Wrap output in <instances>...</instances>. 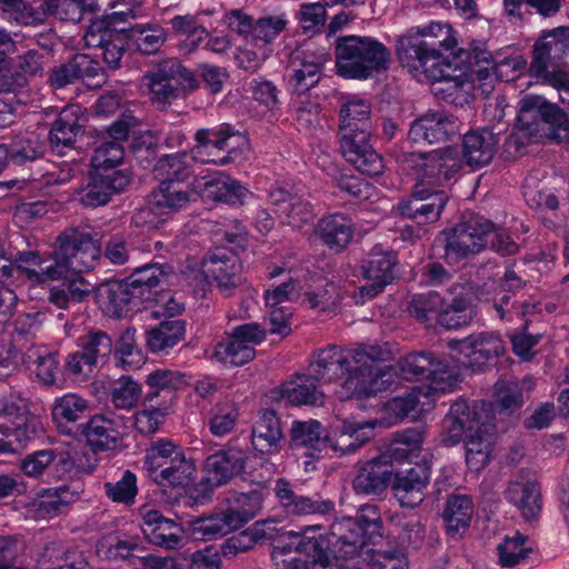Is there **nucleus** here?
Returning a JSON list of instances; mask_svg holds the SVG:
<instances>
[{
	"mask_svg": "<svg viewBox=\"0 0 569 569\" xmlns=\"http://www.w3.org/2000/svg\"><path fill=\"white\" fill-rule=\"evenodd\" d=\"M268 197L281 222L293 229H301L316 218L313 206L303 196L276 187L270 189Z\"/></svg>",
	"mask_w": 569,
	"mask_h": 569,
	"instance_id": "nucleus-28",
	"label": "nucleus"
},
{
	"mask_svg": "<svg viewBox=\"0 0 569 569\" xmlns=\"http://www.w3.org/2000/svg\"><path fill=\"white\" fill-rule=\"evenodd\" d=\"M87 42L100 47L103 61L110 69L120 68L122 56L127 48H130L129 39L124 27L119 31H104L101 33H86Z\"/></svg>",
	"mask_w": 569,
	"mask_h": 569,
	"instance_id": "nucleus-47",
	"label": "nucleus"
},
{
	"mask_svg": "<svg viewBox=\"0 0 569 569\" xmlns=\"http://www.w3.org/2000/svg\"><path fill=\"white\" fill-rule=\"evenodd\" d=\"M473 515L472 499L467 495H449L442 512L447 533L452 537H461L470 527Z\"/></svg>",
	"mask_w": 569,
	"mask_h": 569,
	"instance_id": "nucleus-42",
	"label": "nucleus"
},
{
	"mask_svg": "<svg viewBox=\"0 0 569 569\" xmlns=\"http://www.w3.org/2000/svg\"><path fill=\"white\" fill-rule=\"evenodd\" d=\"M392 473L389 489L400 507H419L425 500V490L430 482V465L423 461L407 469H398L393 463Z\"/></svg>",
	"mask_w": 569,
	"mask_h": 569,
	"instance_id": "nucleus-22",
	"label": "nucleus"
},
{
	"mask_svg": "<svg viewBox=\"0 0 569 569\" xmlns=\"http://www.w3.org/2000/svg\"><path fill=\"white\" fill-rule=\"evenodd\" d=\"M191 184L179 186L170 181H160L148 196V204L156 214H171L186 208L193 196Z\"/></svg>",
	"mask_w": 569,
	"mask_h": 569,
	"instance_id": "nucleus-37",
	"label": "nucleus"
},
{
	"mask_svg": "<svg viewBox=\"0 0 569 569\" xmlns=\"http://www.w3.org/2000/svg\"><path fill=\"white\" fill-rule=\"evenodd\" d=\"M449 196L445 190L416 183L408 196L402 197L396 206V213L418 224L437 222L448 203Z\"/></svg>",
	"mask_w": 569,
	"mask_h": 569,
	"instance_id": "nucleus-20",
	"label": "nucleus"
},
{
	"mask_svg": "<svg viewBox=\"0 0 569 569\" xmlns=\"http://www.w3.org/2000/svg\"><path fill=\"white\" fill-rule=\"evenodd\" d=\"M101 257V237L80 227H69L59 233L53 243L52 263L42 272L26 270L28 279L42 283L62 280L49 291L48 300L60 309H68L69 302H83L94 289L81 276L92 270Z\"/></svg>",
	"mask_w": 569,
	"mask_h": 569,
	"instance_id": "nucleus-1",
	"label": "nucleus"
},
{
	"mask_svg": "<svg viewBox=\"0 0 569 569\" xmlns=\"http://www.w3.org/2000/svg\"><path fill=\"white\" fill-rule=\"evenodd\" d=\"M203 192L207 199L231 206H242L246 198L250 194L246 187L229 177L207 181L203 184Z\"/></svg>",
	"mask_w": 569,
	"mask_h": 569,
	"instance_id": "nucleus-52",
	"label": "nucleus"
},
{
	"mask_svg": "<svg viewBox=\"0 0 569 569\" xmlns=\"http://www.w3.org/2000/svg\"><path fill=\"white\" fill-rule=\"evenodd\" d=\"M287 21L282 17H262L256 20L251 46L262 48L270 44L284 29Z\"/></svg>",
	"mask_w": 569,
	"mask_h": 569,
	"instance_id": "nucleus-64",
	"label": "nucleus"
},
{
	"mask_svg": "<svg viewBox=\"0 0 569 569\" xmlns=\"http://www.w3.org/2000/svg\"><path fill=\"white\" fill-rule=\"evenodd\" d=\"M187 531L181 523L166 518L159 510L151 509L143 515L142 533L152 545L173 549L181 542V533Z\"/></svg>",
	"mask_w": 569,
	"mask_h": 569,
	"instance_id": "nucleus-35",
	"label": "nucleus"
},
{
	"mask_svg": "<svg viewBox=\"0 0 569 569\" xmlns=\"http://www.w3.org/2000/svg\"><path fill=\"white\" fill-rule=\"evenodd\" d=\"M248 459L246 451L230 443L208 456L203 466L208 476L192 487L190 498L196 503L210 500L216 488L228 485L244 472Z\"/></svg>",
	"mask_w": 569,
	"mask_h": 569,
	"instance_id": "nucleus-13",
	"label": "nucleus"
},
{
	"mask_svg": "<svg viewBox=\"0 0 569 569\" xmlns=\"http://www.w3.org/2000/svg\"><path fill=\"white\" fill-rule=\"evenodd\" d=\"M495 409L491 400H476L471 406L465 399L456 400L441 422V445L455 447L485 422L495 421Z\"/></svg>",
	"mask_w": 569,
	"mask_h": 569,
	"instance_id": "nucleus-14",
	"label": "nucleus"
},
{
	"mask_svg": "<svg viewBox=\"0 0 569 569\" xmlns=\"http://www.w3.org/2000/svg\"><path fill=\"white\" fill-rule=\"evenodd\" d=\"M137 292L126 278L107 280L94 288V299L104 315L122 319L142 303Z\"/></svg>",
	"mask_w": 569,
	"mask_h": 569,
	"instance_id": "nucleus-27",
	"label": "nucleus"
},
{
	"mask_svg": "<svg viewBox=\"0 0 569 569\" xmlns=\"http://www.w3.org/2000/svg\"><path fill=\"white\" fill-rule=\"evenodd\" d=\"M267 336L266 329L258 322H249L232 329L226 341L216 345L213 357L232 366H243L256 358V349L249 343L259 345Z\"/></svg>",
	"mask_w": 569,
	"mask_h": 569,
	"instance_id": "nucleus-21",
	"label": "nucleus"
},
{
	"mask_svg": "<svg viewBox=\"0 0 569 569\" xmlns=\"http://www.w3.org/2000/svg\"><path fill=\"white\" fill-rule=\"evenodd\" d=\"M197 161V156L189 154L188 151L163 154L157 160L153 170L164 176L161 181L183 186L193 176V164Z\"/></svg>",
	"mask_w": 569,
	"mask_h": 569,
	"instance_id": "nucleus-44",
	"label": "nucleus"
},
{
	"mask_svg": "<svg viewBox=\"0 0 569 569\" xmlns=\"http://www.w3.org/2000/svg\"><path fill=\"white\" fill-rule=\"evenodd\" d=\"M447 347L463 357L462 365L485 371L506 353L501 336L495 331L473 332L463 339H450Z\"/></svg>",
	"mask_w": 569,
	"mask_h": 569,
	"instance_id": "nucleus-17",
	"label": "nucleus"
},
{
	"mask_svg": "<svg viewBox=\"0 0 569 569\" xmlns=\"http://www.w3.org/2000/svg\"><path fill=\"white\" fill-rule=\"evenodd\" d=\"M124 148L118 141H102L94 148L90 159V166L97 169H104L106 171H127L126 169H118L123 162Z\"/></svg>",
	"mask_w": 569,
	"mask_h": 569,
	"instance_id": "nucleus-57",
	"label": "nucleus"
},
{
	"mask_svg": "<svg viewBox=\"0 0 569 569\" xmlns=\"http://www.w3.org/2000/svg\"><path fill=\"white\" fill-rule=\"evenodd\" d=\"M393 355L390 348L366 346L345 355L337 346L318 353L309 367L310 379L316 382H332L345 378L342 386L359 399L385 390L396 375L390 365Z\"/></svg>",
	"mask_w": 569,
	"mask_h": 569,
	"instance_id": "nucleus-2",
	"label": "nucleus"
},
{
	"mask_svg": "<svg viewBox=\"0 0 569 569\" xmlns=\"http://www.w3.org/2000/svg\"><path fill=\"white\" fill-rule=\"evenodd\" d=\"M396 376L405 380H430L439 390L452 389L460 382V375L449 363L432 351H413L398 360L397 367L391 366ZM393 380L386 387V389Z\"/></svg>",
	"mask_w": 569,
	"mask_h": 569,
	"instance_id": "nucleus-15",
	"label": "nucleus"
},
{
	"mask_svg": "<svg viewBox=\"0 0 569 569\" xmlns=\"http://www.w3.org/2000/svg\"><path fill=\"white\" fill-rule=\"evenodd\" d=\"M250 439L253 450L258 453L274 455L281 451L286 438L276 409L267 408L259 411V419L251 428Z\"/></svg>",
	"mask_w": 569,
	"mask_h": 569,
	"instance_id": "nucleus-33",
	"label": "nucleus"
},
{
	"mask_svg": "<svg viewBox=\"0 0 569 569\" xmlns=\"http://www.w3.org/2000/svg\"><path fill=\"white\" fill-rule=\"evenodd\" d=\"M353 224L350 218L335 213L318 221L316 232L323 244L335 252H341L353 237Z\"/></svg>",
	"mask_w": 569,
	"mask_h": 569,
	"instance_id": "nucleus-39",
	"label": "nucleus"
},
{
	"mask_svg": "<svg viewBox=\"0 0 569 569\" xmlns=\"http://www.w3.org/2000/svg\"><path fill=\"white\" fill-rule=\"evenodd\" d=\"M481 287L475 282L455 283L443 297L438 325L447 330L469 326L478 316V295Z\"/></svg>",
	"mask_w": 569,
	"mask_h": 569,
	"instance_id": "nucleus-19",
	"label": "nucleus"
},
{
	"mask_svg": "<svg viewBox=\"0 0 569 569\" xmlns=\"http://www.w3.org/2000/svg\"><path fill=\"white\" fill-rule=\"evenodd\" d=\"M333 53L336 74L346 80L379 83L392 63L390 49L370 36H339Z\"/></svg>",
	"mask_w": 569,
	"mask_h": 569,
	"instance_id": "nucleus-3",
	"label": "nucleus"
},
{
	"mask_svg": "<svg viewBox=\"0 0 569 569\" xmlns=\"http://www.w3.org/2000/svg\"><path fill=\"white\" fill-rule=\"evenodd\" d=\"M198 16L199 14L174 16L170 20L173 33L176 36L186 37L190 50L198 48V46L209 37L207 29L199 22Z\"/></svg>",
	"mask_w": 569,
	"mask_h": 569,
	"instance_id": "nucleus-58",
	"label": "nucleus"
},
{
	"mask_svg": "<svg viewBox=\"0 0 569 569\" xmlns=\"http://www.w3.org/2000/svg\"><path fill=\"white\" fill-rule=\"evenodd\" d=\"M82 358L91 371L98 359H108L113 351V340L102 330H90L83 338Z\"/></svg>",
	"mask_w": 569,
	"mask_h": 569,
	"instance_id": "nucleus-54",
	"label": "nucleus"
},
{
	"mask_svg": "<svg viewBox=\"0 0 569 569\" xmlns=\"http://www.w3.org/2000/svg\"><path fill=\"white\" fill-rule=\"evenodd\" d=\"M73 62L78 81H82L89 88H100L107 81V72L98 60L86 53H73Z\"/></svg>",
	"mask_w": 569,
	"mask_h": 569,
	"instance_id": "nucleus-61",
	"label": "nucleus"
},
{
	"mask_svg": "<svg viewBox=\"0 0 569 569\" xmlns=\"http://www.w3.org/2000/svg\"><path fill=\"white\" fill-rule=\"evenodd\" d=\"M186 321L181 319H166L146 333V342L150 351L160 352L173 348L186 337Z\"/></svg>",
	"mask_w": 569,
	"mask_h": 569,
	"instance_id": "nucleus-48",
	"label": "nucleus"
},
{
	"mask_svg": "<svg viewBox=\"0 0 569 569\" xmlns=\"http://www.w3.org/2000/svg\"><path fill=\"white\" fill-rule=\"evenodd\" d=\"M515 129L529 141L569 143V116L557 103L539 94H526L519 101Z\"/></svg>",
	"mask_w": 569,
	"mask_h": 569,
	"instance_id": "nucleus-6",
	"label": "nucleus"
},
{
	"mask_svg": "<svg viewBox=\"0 0 569 569\" xmlns=\"http://www.w3.org/2000/svg\"><path fill=\"white\" fill-rule=\"evenodd\" d=\"M87 120L81 106L68 104L61 109L51 123L48 141L52 151L62 153V148H73L79 133H84L83 122Z\"/></svg>",
	"mask_w": 569,
	"mask_h": 569,
	"instance_id": "nucleus-34",
	"label": "nucleus"
},
{
	"mask_svg": "<svg viewBox=\"0 0 569 569\" xmlns=\"http://www.w3.org/2000/svg\"><path fill=\"white\" fill-rule=\"evenodd\" d=\"M173 272L171 266L164 263H147L141 267L134 268L133 271L126 277L137 295L140 301H149L153 299L154 289L160 286L162 281H167V278Z\"/></svg>",
	"mask_w": 569,
	"mask_h": 569,
	"instance_id": "nucleus-41",
	"label": "nucleus"
},
{
	"mask_svg": "<svg viewBox=\"0 0 569 569\" xmlns=\"http://www.w3.org/2000/svg\"><path fill=\"white\" fill-rule=\"evenodd\" d=\"M278 548L302 555L310 566L323 569L339 561L330 532L320 526H306L279 535Z\"/></svg>",
	"mask_w": 569,
	"mask_h": 569,
	"instance_id": "nucleus-16",
	"label": "nucleus"
},
{
	"mask_svg": "<svg viewBox=\"0 0 569 569\" xmlns=\"http://www.w3.org/2000/svg\"><path fill=\"white\" fill-rule=\"evenodd\" d=\"M39 569H92L82 551L47 547L38 560Z\"/></svg>",
	"mask_w": 569,
	"mask_h": 569,
	"instance_id": "nucleus-50",
	"label": "nucleus"
},
{
	"mask_svg": "<svg viewBox=\"0 0 569 569\" xmlns=\"http://www.w3.org/2000/svg\"><path fill=\"white\" fill-rule=\"evenodd\" d=\"M234 519L232 508L228 507L188 521L187 532L194 540H212L238 530Z\"/></svg>",
	"mask_w": 569,
	"mask_h": 569,
	"instance_id": "nucleus-36",
	"label": "nucleus"
},
{
	"mask_svg": "<svg viewBox=\"0 0 569 569\" xmlns=\"http://www.w3.org/2000/svg\"><path fill=\"white\" fill-rule=\"evenodd\" d=\"M477 432L470 433L461 442L465 448V461L471 472L479 473L489 466L493 458V449L498 439L495 421L485 422Z\"/></svg>",
	"mask_w": 569,
	"mask_h": 569,
	"instance_id": "nucleus-31",
	"label": "nucleus"
},
{
	"mask_svg": "<svg viewBox=\"0 0 569 569\" xmlns=\"http://www.w3.org/2000/svg\"><path fill=\"white\" fill-rule=\"evenodd\" d=\"M495 387V415L510 416L523 406V390L517 383L498 382Z\"/></svg>",
	"mask_w": 569,
	"mask_h": 569,
	"instance_id": "nucleus-59",
	"label": "nucleus"
},
{
	"mask_svg": "<svg viewBox=\"0 0 569 569\" xmlns=\"http://www.w3.org/2000/svg\"><path fill=\"white\" fill-rule=\"evenodd\" d=\"M209 428L214 436H224L233 429L238 418L239 409L234 402L217 403L211 410Z\"/></svg>",
	"mask_w": 569,
	"mask_h": 569,
	"instance_id": "nucleus-63",
	"label": "nucleus"
},
{
	"mask_svg": "<svg viewBox=\"0 0 569 569\" xmlns=\"http://www.w3.org/2000/svg\"><path fill=\"white\" fill-rule=\"evenodd\" d=\"M302 380L301 383L295 381H286L280 387L272 390V397L280 405L284 401L287 405L315 406L319 402L322 403L323 393L317 390V382L313 379L309 380L310 375H297Z\"/></svg>",
	"mask_w": 569,
	"mask_h": 569,
	"instance_id": "nucleus-40",
	"label": "nucleus"
},
{
	"mask_svg": "<svg viewBox=\"0 0 569 569\" xmlns=\"http://www.w3.org/2000/svg\"><path fill=\"white\" fill-rule=\"evenodd\" d=\"M497 230L490 219L477 213L468 212L462 220L441 232L445 249V259L448 263H457L481 252L488 244V237Z\"/></svg>",
	"mask_w": 569,
	"mask_h": 569,
	"instance_id": "nucleus-12",
	"label": "nucleus"
},
{
	"mask_svg": "<svg viewBox=\"0 0 569 569\" xmlns=\"http://www.w3.org/2000/svg\"><path fill=\"white\" fill-rule=\"evenodd\" d=\"M129 171H106L90 166L87 184L81 191L80 202L86 208H97L109 203L114 194L122 193L131 183Z\"/></svg>",
	"mask_w": 569,
	"mask_h": 569,
	"instance_id": "nucleus-23",
	"label": "nucleus"
},
{
	"mask_svg": "<svg viewBox=\"0 0 569 569\" xmlns=\"http://www.w3.org/2000/svg\"><path fill=\"white\" fill-rule=\"evenodd\" d=\"M159 133L152 130H138L132 131L131 138L128 143L129 152L136 158L137 161L150 163L156 160L159 152Z\"/></svg>",
	"mask_w": 569,
	"mask_h": 569,
	"instance_id": "nucleus-56",
	"label": "nucleus"
},
{
	"mask_svg": "<svg viewBox=\"0 0 569 569\" xmlns=\"http://www.w3.org/2000/svg\"><path fill=\"white\" fill-rule=\"evenodd\" d=\"M188 386L186 375L156 369L144 381L142 409L134 413V427L141 435H153L166 421L177 401V391Z\"/></svg>",
	"mask_w": 569,
	"mask_h": 569,
	"instance_id": "nucleus-7",
	"label": "nucleus"
},
{
	"mask_svg": "<svg viewBox=\"0 0 569 569\" xmlns=\"http://www.w3.org/2000/svg\"><path fill=\"white\" fill-rule=\"evenodd\" d=\"M79 428L93 453L114 450L122 445L123 436L116 428V422L102 415L91 417Z\"/></svg>",
	"mask_w": 569,
	"mask_h": 569,
	"instance_id": "nucleus-38",
	"label": "nucleus"
},
{
	"mask_svg": "<svg viewBox=\"0 0 569 569\" xmlns=\"http://www.w3.org/2000/svg\"><path fill=\"white\" fill-rule=\"evenodd\" d=\"M367 283L359 287L353 298L356 303H365L383 292L387 286L400 279L398 252L393 250L368 254L361 264Z\"/></svg>",
	"mask_w": 569,
	"mask_h": 569,
	"instance_id": "nucleus-18",
	"label": "nucleus"
},
{
	"mask_svg": "<svg viewBox=\"0 0 569 569\" xmlns=\"http://www.w3.org/2000/svg\"><path fill=\"white\" fill-rule=\"evenodd\" d=\"M507 499L521 511L526 521L537 520L542 510L540 485L537 481L513 483L506 491Z\"/></svg>",
	"mask_w": 569,
	"mask_h": 569,
	"instance_id": "nucleus-45",
	"label": "nucleus"
},
{
	"mask_svg": "<svg viewBox=\"0 0 569 569\" xmlns=\"http://www.w3.org/2000/svg\"><path fill=\"white\" fill-rule=\"evenodd\" d=\"M44 433L41 418L30 411L26 399L10 396L0 402V453L14 452Z\"/></svg>",
	"mask_w": 569,
	"mask_h": 569,
	"instance_id": "nucleus-11",
	"label": "nucleus"
},
{
	"mask_svg": "<svg viewBox=\"0 0 569 569\" xmlns=\"http://www.w3.org/2000/svg\"><path fill=\"white\" fill-rule=\"evenodd\" d=\"M423 426L406 428L393 433V438L386 451L381 452L392 463L402 462L417 457L425 440Z\"/></svg>",
	"mask_w": 569,
	"mask_h": 569,
	"instance_id": "nucleus-43",
	"label": "nucleus"
},
{
	"mask_svg": "<svg viewBox=\"0 0 569 569\" xmlns=\"http://www.w3.org/2000/svg\"><path fill=\"white\" fill-rule=\"evenodd\" d=\"M370 103L365 99L348 101L340 110V147L348 162L369 177L385 171L382 157L370 143Z\"/></svg>",
	"mask_w": 569,
	"mask_h": 569,
	"instance_id": "nucleus-4",
	"label": "nucleus"
},
{
	"mask_svg": "<svg viewBox=\"0 0 569 569\" xmlns=\"http://www.w3.org/2000/svg\"><path fill=\"white\" fill-rule=\"evenodd\" d=\"M442 305L443 297L435 290H429L412 296L408 305V312L419 322H429L435 319L438 325Z\"/></svg>",
	"mask_w": 569,
	"mask_h": 569,
	"instance_id": "nucleus-55",
	"label": "nucleus"
},
{
	"mask_svg": "<svg viewBox=\"0 0 569 569\" xmlns=\"http://www.w3.org/2000/svg\"><path fill=\"white\" fill-rule=\"evenodd\" d=\"M130 47L142 54L157 53L166 41V31L158 24L136 23L124 28Z\"/></svg>",
	"mask_w": 569,
	"mask_h": 569,
	"instance_id": "nucleus-49",
	"label": "nucleus"
},
{
	"mask_svg": "<svg viewBox=\"0 0 569 569\" xmlns=\"http://www.w3.org/2000/svg\"><path fill=\"white\" fill-rule=\"evenodd\" d=\"M241 261L238 254L223 246L210 249L202 258L200 274L217 282L219 289L230 291L240 284Z\"/></svg>",
	"mask_w": 569,
	"mask_h": 569,
	"instance_id": "nucleus-26",
	"label": "nucleus"
},
{
	"mask_svg": "<svg viewBox=\"0 0 569 569\" xmlns=\"http://www.w3.org/2000/svg\"><path fill=\"white\" fill-rule=\"evenodd\" d=\"M196 465L183 452L171 457L167 467L161 469L157 485L161 488H186L194 479Z\"/></svg>",
	"mask_w": 569,
	"mask_h": 569,
	"instance_id": "nucleus-51",
	"label": "nucleus"
},
{
	"mask_svg": "<svg viewBox=\"0 0 569 569\" xmlns=\"http://www.w3.org/2000/svg\"><path fill=\"white\" fill-rule=\"evenodd\" d=\"M569 26L543 30L532 46L529 74L560 91H569Z\"/></svg>",
	"mask_w": 569,
	"mask_h": 569,
	"instance_id": "nucleus-9",
	"label": "nucleus"
},
{
	"mask_svg": "<svg viewBox=\"0 0 569 569\" xmlns=\"http://www.w3.org/2000/svg\"><path fill=\"white\" fill-rule=\"evenodd\" d=\"M148 80L150 100L158 110L166 111L178 99H187L200 89V80L194 70L178 58L158 62L144 76Z\"/></svg>",
	"mask_w": 569,
	"mask_h": 569,
	"instance_id": "nucleus-10",
	"label": "nucleus"
},
{
	"mask_svg": "<svg viewBox=\"0 0 569 569\" xmlns=\"http://www.w3.org/2000/svg\"><path fill=\"white\" fill-rule=\"evenodd\" d=\"M376 420L357 421L355 418L343 419L330 433V448L339 456L355 453L375 438Z\"/></svg>",
	"mask_w": 569,
	"mask_h": 569,
	"instance_id": "nucleus-30",
	"label": "nucleus"
},
{
	"mask_svg": "<svg viewBox=\"0 0 569 569\" xmlns=\"http://www.w3.org/2000/svg\"><path fill=\"white\" fill-rule=\"evenodd\" d=\"M451 27L430 22L423 27H411L396 40V56L403 68L421 73L431 72L446 64L447 58L440 49L453 50L457 40L451 34Z\"/></svg>",
	"mask_w": 569,
	"mask_h": 569,
	"instance_id": "nucleus-5",
	"label": "nucleus"
},
{
	"mask_svg": "<svg viewBox=\"0 0 569 569\" xmlns=\"http://www.w3.org/2000/svg\"><path fill=\"white\" fill-rule=\"evenodd\" d=\"M457 122L445 112L428 111L416 118L409 128V142L426 141L429 144H439L452 141L457 134Z\"/></svg>",
	"mask_w": 569,
	"mask_h": 569,
	"instance_id": "nucleus-29",
	"label": "nucleus"
},
{
	"mask_svg": "<svg viewBox=\"0 0 569 569\" xmlns=\"http://www.w3.org/2000/svg\"><path fill=\"white\" fill-rule=\"evenodd\" d=\"M499 136L485 127L471 129L462 137L461 156L463 162L471 169H480L488 166L498 149Z\"/></svg>",
	"mask_w": 569,
	"mask_h": 569,
	"instance_id": "nucleus-32",
	"label": "nucleus"
},
{
	"mask_svg": "<svg viewBox=\"0 0 569 569\" xmlns=\"http://www.w3.org/2000/svg\"><path fill=\"white\" fill-rule=\"evenodd\" d=\"M143 396L144 388L131 376H122L111 391L112 402L119 409L133 408L139 400L143 401Z\"/></svg>",
	"mask_w": 569,
	"mask_h": 569,
	"instance_id": "nucleus-62",
	"label": "nucleus"
},
{
	"mask_svg": "<svg viewBox=\"0 0 569 569\" xmlns=\"http://www.w3.org/2000/svg\"><path fill=\"white\" fill-rule=\"evenodd\" d=\"M382 453L356 465V475L351 481L357 496L382 498L387 495L392 473V461Z\"/></svg>",
	"mask_w": 569,
	"mask_h": 569,
	"instance_id": "nucleus-25",
	"label": "nucleus"
},
{
	"mask_svg": "<svg viewBox=\"0 0 569 569\" xmlns=\"http://www.w3.org/2000/svg\"><path fill=\"white\" fill-rule=\"evenodd\" d=\"M134 336L136 329L127 328L113 343V357L124 370L139 369L146 360V355L138 347Z\"/></svg>",
	"mask_w": 569,
	"mask_h": 569,
	"instance_id": "nucleus-53",
	"label": "nucleus"
},
{
	"mask_svg": "<svg viewBox=\"0 0 569 569\" xmlns=\"http://www.w3.org/2000/svg\"><path fill=\"white\" fill-rule=\"evenodd\" d=\"M329 532L338 560L359 556L366 546L377 545L383 539L385 526L379 506H360L355 517H343L333 521Z\"/></svg>",
	"mask_w": 569,
	"mask_h": 569,
	"instance_id": "nucleus-8",
	"label": "nucleus"
},
{
	"mask_svg": "<svg viewBox=\"0 0 569 569\" xmlns=\"http://www.w3.org/2000/svg\"><path fill=\"white\" fill-rule=\"evenodd\" d=\"M391 521L397 528V537L401 546L420 548L425 541L426 530L419 518L397 513Z\"/></svg>",
	"mask_w": 569,
	"mask_h": 569,
	"instance_id": "nucleus-60",
	"label": "nucleus"
},
{
	"mask_svg": "<svg viewBox=\"0 0 569 569\" xmlns=\"http://www.w3.org/2000/svg\"><path fill=\"white\" fill-rule=\"evenodd\" d=\"M88 410L86 399L76 393H67L56 399L51 408V417L60 433L70 435L69 425L83 418Z\"/></svg>",
	"mask_w": 569,
	"mask_h": 569,
	"instance_id": "nucleus-46",
	"label": "nucleus"
},
{
	"mask_svg": "<svg viewBox=\"0 0 569 569\" xmlns=\"http://www.w3.org/2000/svg\"><path fill=\"white\" fill-rule=\"evenodd\" d=\"M330 442V432H327L323 425L316 420H295L288 431V448L296 451L303 449L305 456L310 460L305 461V469L315 470V461L322 458V451Z\"/></svg>",
	"mask_w": 569,
	"mask_h": 569,
	"instance_id": "nucleus-24",
	"label": "nucleus"
}]
</instances>
